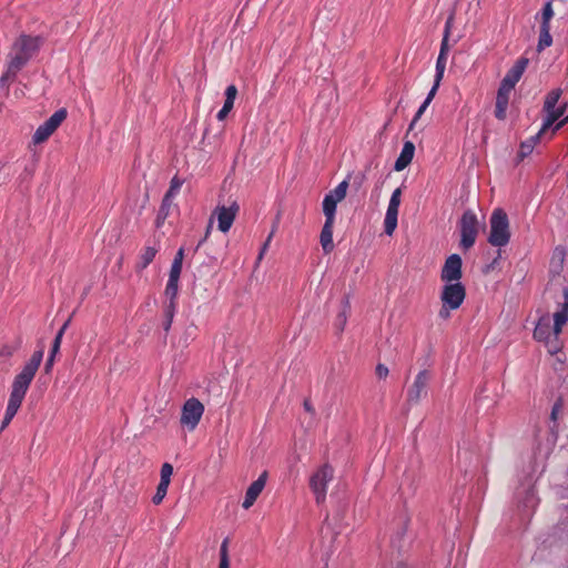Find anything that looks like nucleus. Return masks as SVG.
<instances>
[{"instance_id":"obj_1","label":"nucleus","mask_w":568,"mask_h":568,"mask_svg":"<svg viewBox=\"0 0 568 568\" xmlns=\"http://www.w3.org/2000/svg\"><path fill=\"white\" fill-rule=\"evenodd\" d=\"M43 43L44 39L41 36L20 34L11 45L8 54L7 71L1 80L14 78L37 55Z\"/></svg>"},{"instance_id":"obj_2","label":"nucleus","mask_w":568,"mask_h":568,"mask_svg":"<svg viewBox=\"0 0 568 568\" xmlns=\"http://www.w3.org/2000/svg\"><path fill=\"white\" fill-rule=\"evenodd\" d=\"M348 181H342L334 190L329 191L323 200V213L325 223L322 227L320 242L324 253L328 254L334 250L333 227L337 203L342 202L347 194Z\"/></svg>"},{"instance_id":"obj_3","label":"nucleus","mask_w":568,"mask_h":568,"mask_svg":"<svg viewBox=\"0 0 568 568\" xmlns=\"http://www.w3.org/2000/svg\"><path fill=\"white\" fill-rule=\"evenodd\" d=\"M43 358V351H37L32 354L29 362L23 366L22 371L14 377L12 383V389L7 408L13 412H18L22 400L27 394V390L39 369V366Z\"/></svg>"},{"instance_id":"obj_4","label":"nucleus","mask_w":568,"mask_h":568,"mask_svg":"<svg viewBox=\"0 0 568 568\" xmlns=\"http://www.w3.org/2000/svg\"><path fill=\"white\" fill-rule=\"evenodd\" d=\"M510 240L509 220L503 209H495L490 216L488 242L493 246H505Z\"/></svg>"},{"instance_id":"obj_5","label":"nucleus","mask_w":568,"mask_h":568,"mask_svg":"<svg viewBox=\"0 0 568 568\" xmlns=\"http://www.w3.org/2000/svg\"><path fill=\"white\" fill-rule=\"evenodd\" d=\"M460 247L469 250L474 246L479 231V222L471 210L464 212L460 219Z\"/></svg>"},{"instance_id":"obj_6","label":"nucleus","mask_w":568,"mask_h":568,"mask_svg":"<svg viewBox=\"0 0 568 568\" xmlns=\"http://www.w3.org/2000/svg\"><path fill=\"white\" fill-rule=\"evenodd\" d=\"M559 98V90H552L547 94L544 103V110L547 112V116L541 129L534 139H539L541 134H546L547 131L564 115V108L556 109Z\"/></svg>"},{"instance_id":"obj_7","label":"nucleus","mask_w":568,"mask_h":568,"mask_svg":"<svg viewBox=\"0 0 568 568\" xmlns=\"http://www.w3.org/2000/svg\"><path fill=\"white\" fill-rule=\"evenodd\" d=\"M334 470L328 464H324L310 479V487L315 494L316 503H323L326 497L327 483L333 479Z\"/></svg>"},{"instance_id":"obj_8","label":"nucleus","mask_w":568,"mask_h":568,"mask_svg":"<svg viewBox=\"0 0 568 568\" xmlns=\"http://www.w3.org/2000/svg\"><path fill=\"white\" fill-rule=\"evenodd\" d=\"M204 413V405L197 398L187 399L181 413L180 423L187 427L189 430H194L200 423Z\"/></svg>"},{"instance_id":"obj_9","label":"nucleus","mask_w":568,"mask_h":568,"mask_svg":"<svg viewBox=\"0 0 568 568\" xmlns=\"http://www.w3.org/2000/svg\"><path fill=\"white\" fill-rule=\"evenodd\" d=\"M432 378V373L428 369L420 371L413 384L407 389V404L417 405L422 398L427 395V387Z\"/></svg>"},{"instance_id":"obj_10","label":"nucleus","mask_w":568,"mask_h":568,"mask_svg":"<svg viewBox=\"0 0 568 568\" xmlns=\"http://www.w3.org/2000/svg\"><path fill=\"white\" fill-rule=\"evenodd\" d=\"M465 296V286L460 282H450L444 285L440 300L452 310H457L463 304Z\"/></svg>"},{"instance_id":"obj_11","label":"nucleus","mask_w":568,"mask_h":568,"mask_svg":"<svg viewBox=\"0 0 568 568\" xmlns=\"http://www.w3.org/2000/svg\"><path fill=\"white\" fill-rule=\"evenodd\" d=\"M68 112L65 109L55 111L43 124H41L33 136V142H44L51 134L61 125L67 119Z\"/></svg>"},{"instance_id":"obj_12","label":"nucleus","mask_w":568,"mask_h":568,"mask_svg":"<svg viewBox=\"0 0 568 568\" xmlns=\"http://www.w3.org/2000/svg\"><path fill=\"white\" fill-rule=\"evenodd\" d=\"M239 210H240V205L237 204L236 201H233L230 206L217 205L211 216H213V219L215 216L217 217L219 230L223 233H226L230 231V229L239 213Z\"/></svg>"},{"instance_id":"obj_13","label":"nucleus","mask_w":568,"mask_h":568,"mask_svg":"<svg viewBox=\"0 0 568 568\" xmlns=\"http://www.w3.org/2000/svg\"><path fill=\"white\" fill-rule=\"evenodd\" d=\"M463 261L458 254L449 255L442 268L440 280L446 283L459 282L463 276Z\"/></svg>"},{"instance_id":"obj_14","label":"nucleus","mask_w":568,"mask_h":568,"mask_svg":"<svg viewBox=\"0 0 568 568\" xmlns=\"http://www.w3.org/2000/svg\"><path fill=\"white\" fill-rule=\"evenodd\" d=\"M528 62L529 60L527 58L518 59L504 77L499 89L511 92V90L515 88L517 82L520 80L523 73L525 72Z\"/></svg>"},{"instance_id":"obj_15","label":"nucleus","mask_w":568,"mask_h":568,"mask_svg":"<svg viewBox=\"0 0 568 568\" xmlns=\"http://www.w3.org/2000/svg\"><path fill=\"white\" fill-rule=\"evenodd\" d=\"M267 476H268L267 471L264 470L260 475V477L248 486L246 494H245L244 501L242 504V507L244 509H248L254 505L257 497L263 491V489L266 485Z\"/></svg>"},{"instance_id":"obj_16","label":"nucleus","mask_w":568,"mask_h":568,"mask_svg":"<svg viewBox=\"0 0 568 568\" xmlns=\"http://www.w3.org/2000/svg\"><path fill=\"white\" fill-rule=\"evenodd\" d=\"M565 302L562 308L554 314V334L558 336L562 326L568 322V290L564 291Z\"/></svg>"},{"instance_id":"obj_17","label":"nucleus","mask_w":568,"mask_h":568,"mask_svg":"<svg viewBox=\"0 0 568 568\" xmlns=\"http://www.w3.org/2000/svg\"><path fill=\"white\" fill-rule=\"evenodd\" d=\"M414 154L415 144H404V148L395 162L394 170L399 172L406 169L410 164Z\"/></svg>"},{"instance_id":"obj_18","label":"nucleus","mask_w":568,"mask_h":568,"mask_svg":"<svg viewBox=\"0 0 568 568\" xmlns=\"http://www.w3.org/2000/svg\"><path fill=\"white\" fill-rule=\"evenodd\" d=\"M534 337L544 342L550 337V316L548 314L541 316L535 327Z\"/></svg>"},{"instance_id":"obj_19","label":"nucleus","mask_w":568,"mask_h":568,"mask_svg":"<svg viewBox=\"0 0 568 568\" xmlns=\"http://www.w3.org/2000/svg\"><path fill=\"white\" fill-rule=\"evenodd\" d=\"M159 250L156 246H146L140 255V260L135 265L136 272H141L144 268H146L153 262Z\"/></svg>"},{"instance_id":"obj_20","label":"nucleus","mask_w":568,"mask_h":568,"mask_svg":"<svg viewBox=\"0 0 568 568\" xmlns=\"http://www.w3.org/2000/svg\"><path fill=\"white\" fill-rule=\"evenodd\" d=\"M349 310H351L349 297L345 296L342 301V310L337 314L336 322H335V326L338 331V334H342L346 326Z\"/></svg>"},{"instance_id":"obj_21","label":"nucleus","mask_w":568,"mask_h":568,"mask_svg":"<svg viewBox=\"0 0 568 568\" xmlns=\"http://www.w3.org/2000/svg\"><path fill=\"white\" fill-rule=\"evenodd\" d=\"M510 92L498 89L496 98L495 115L497 119L503 120L506 115V109L508 105V95Z\"/></svg>"},{"instance_id":"obj_22","label":"nucleus","mask_w":568,"mask_h":568,"mask_svg":"<svg viewBox=\"0 0 568 568\" xmlns=\"http://www.w3.org/2000/svg\"><path fill=\"white\" fill-rule=\"evenodd\" d=\"M183 258H184V250L180 248L176 252L173 263L171 265L170 275H169L170 277L180 278V275L182 272Z\"/></svg>"},{"instance_id":"obj_23","label":"nucleus","mask_w":568,"mask_h":568,"mask_svg":"<svg viewBox=\"0 0 568 568\" xmlns=\"http://www.w3.org/2000/svg\"><path fill=\"white\" fill-rule=\"evenodd\" d=\"M551 43L552 37L550 34V27H540L539 40L537 45L538 51L545 50L546 48L550 47Z\"/></svg>"},{"instance_id":"obj_24","label":"nucleus","mask_w":568,"mask_h":568,"mask_svg":"<svg viewBox=\"0 0 568 568\" xmlns=\"http://www.w3.org/2000/svg\"><path fill=\"white\" fill-rule=\"evenodd\" d=\"M446 62H447V57H444L443 54H438L437 61H436V74H435V80H434V85H433L435 89L439 88L440 81L444 77V72L446 69Z\"/></svg>"},{"instance_id":"obj_25","label":"nucleus","mask_w":568,"mask_h":568,"mask_svg":"<svg viewBox=\"0 0 568 568\" xmlns=\"http://www.w3.org/2000/svg\"><path fill=\"white\" fill-rule=\"evenodd\" d=\"M438 89H435L434 87L430 89V91L428 92L425 101L422 103V105L419 106V109L417 110L410 125H409V130H413L414 125L416 124L417 120L420 118V115L425 112V110L427 109V106L429 105V103L432 102V100L434 99L436 92H437Z\"/></svg>"},{"instance_id":"obj_26","label":"nucleus","mask_w":568,"mask_h":568,"mask_svg":"<svg viewBox=\"0 0 568 568\" xmlns=\"http://www.w3.org/2000/svg\"><path fill=\"white\" fill-rule=\"evenodd\" d=\"M179 291V278L170 277L165 287V296L169 298L168 303H175Z\"/></svg>"},{"instance_id":"obj_27","label":"nucleus","mask_w":568,"mask_h":568,"mask_svg":"<svg viewBox=\"0 0 568 568\" xmlns=\"http://www.w3.org/2000/svg\"><path fill=\"white\" fill-rule=\"evenodd\" d=\"M175 303H165L164 305V322H163V329L165 332H169L171 328L173 317L175 314Z\"/></svg>"},{"instance_id":"obj_28","label":"nucleus","mask_w":568,"mask_h":568,"mask_svg":"<svg viewBox=\"0 0 568 568\" xmlns=\"http://www.w3.org/2000/svg\"><path fill=\"white\" fill-rule=\"evenodd\" d=\"M397 215H398V212H393V211L386 212L384 226H385V233L387 235H392L394 233V231L397 226Z\"/></svg>"},{"instance_id":"obj_29","label":"nucleus","mask_w":568,"mask_h":568,"mask_svg":"<svg viewBox=\"0 0 568 568\" xmlns=\"http://www.w3.org/2000/svg\"><path fill=\"white\" fill-rule=\"evenodd\" d=\"M452 22H453V17H449L445 23L444 37H443V40L440 43V50H439V54H443L444 57H447L448 51H449L448 38L450 34Z\"/></svg>"},{"instance_id":"obj_30","label":"nucleus","mask_w":568,"mask_h":568,"mask_svg":"<svg viewBox=\"0 0 568 568\" xmlns=\"http://www.w3.org/2000/svg\"><path fill=\"white\" fill-rule=\"evenodd\" d=\"M219 568H230L229 540L224 539L220 548Z\"/></svg>"},{"instance_id":"obj_31","label":"nucleus","mask_w":568,"mask_h":568,"mask_svg":"<svg viewBox=\"0 0 568 568\" xmlns=\"http://www.w3.org/2000/svg\"><path fill=\"white\" fill-rule=\"evenodd\" d=\"M532 151L534 144H519L516 158L514 160L515 164L523 162L528 155L532 153Z\"/></svg>"},{"instance_id":"obj_32","label":"nucleus","mask_w":568,"mask_h":568,"mask_svg":"<svg viewBox=\"0 0 568 568\" xmlns=\"http://www.w3.org/2000/svg\"><path fill=\"white\" fill-rule=\"evenodd\" d=\"M183 183H184V180L180 179L178 175L173 176L170 182V187L164 196H166L169 199H173L180 191Z\"/></svg>"},{"instance_id":"obj_33","label":"nucleus","mask_w":568,"mask_h":568,"mask_svg":"<svg viewBox=\"0 0 568 568\" xmlns=\"http://www.w3.org/2000/svg\"><path fill=\"white\" fill-rule=\"evenodd\" d=\"M554 17V10H552V6H551V2H547L544 8H542V11H541V23H540V27H550V20L552 19Z\"/></svg>"},{"instance_id":"obj_34","label":"nucleus","mask_w":568,"mask_h":568,"mask_svg":"<svg viewBox=\"0 0 568 568\" xmlns=\"http://www.w3.org/2000/svg\"><path fill=\"white\" fill-rule=\"evenodd\" d=\"M168 488H169V485L159 483V485L156 487V493L152 497V503L154 505H160L163 501L164 497L166 496Z\"/></svg>"},{"instance_id":"obj_35","label":"nucleus","mask_w":568,"mask_h":568,"mask_svg":"<svg viewBox=\"0 0 568 568\" xmlns=\"http://www.w3.org/2000/svg\"><path fill=\"white\" fill-rule=\"evenodd\" d=\"M172 474H173V466L169 463H164L161 467L160 483L170 485Z\"/></svg>"},{"instance_id":"obj_36","label":"nucleus","mask_w":568,"mask_h":568,"mask_svg":"<svg viewBox=\"0 0 568 568\" xmlns=\"http://www.w3.org/2000/svg\"><path fill=\"white\" fill-rule=\"evenodd\" d=\"M400 189H396L389 200L387 211L398 212L400 203Z\"/></svg>"},{"instance_id":"obj_37","label":"nucleus","mask_w":568,"mask_h":568,"mask_svg":"<svg viewBox=\"0 0 568 568\" xmlns=\"http://www.w3.org/2000/svg\"><path fill=\"white\" fill-rule=\"evenodd\" d=\"M21 342L17 341L16 345H3L0 348V357L10 358L20 347Z\"/></svg>"},{"instance_id":"obj_38","label":"nucleus","mask_w":568,"mask_h":568,"mask_svg":"<svg viewBox=\"0 0 568 568\" xmlns=\"http://www.w3.org/2000/svg\"><path fill=\"white\" fill-rule=\"evenodd\" d=\"M172 204H173V199H169V197L164 196L158 213L161 214L162 216L168 217L170 214Z\"/></svg>"},{"instance_id":"obj_39","label":"nucleus","mask_w":568,"mask_h":568,"mask_svg":"<svg viewBox=\"0 0 568 568\" xmlns=\"http://www.w3.org/2000/svg\"><path fill=\"white\" fill-rule=\"evenodd\" d=\"M233 105H234V103H232L230 101H224V104H223L222 109L217 112L216 118L220 121L224 120L227 116V114L231 112V110L233 109Z\"/></svg>"},{"instance_id":"obj_40","label":"nucleus","mask_w":568,"mask_h":568,"mask_svg":"<svg viewBox=\"0 0 568 568\" xmlns=\"http://www.w3.org/2000/svg\"><path fill=\"white\" fill-rule=\"evenodd\" d=\"M236 94H237L236 87L234 84L229 85L225 90V101H230V102L234 103Z\"/></svg>"},{"instance_id":"obj_41","label":"nucleus","mask_w":568,"mask_h":568,"mask_svg":"<svg viewBox=\"0 0 568 568\" xmlns=\"http://www.w3.org/2000/svg\"><path fill=\"white\" fill-rule=\"evenodd\" d=\"M500 254V251H498L497 256L488 265L485 266V268L483 270L485 274L490 273L491 271L496 270L499 266Z\"/></svg>"},{"instance_id":"obj_42","label":"nucleus","mask_w":568,"mask_h":568,"mask_svg":"<svg viewBox=\"0 0 568 568\" xmlns=\"http://www.w3.org/2000/svg\"><path fill=\"white\" fill-rule=\"evenodd\" d=\"M213 223H214L213 216H211L209 219V223H207V226H206V230H205L204 237L199 242V244L195 247V251H197L201 247V245L209 239V236H210V234H211V232L213 230Z\"/></svg>"},{"instance_id":"obj_43","label":"nucleus","mask_w":568,"mask_h":568,"mask_svg":"<svg viewBox=\"0 0 568 568\" xmlns=\"http://www.w3.org/2000/svg\"><path fill=\"white\" fill-rule=\"evenodd\" d=\"M16 412L10 410L9 408L6 409V414L3 417V420L1 423L0 432H2L12 420V418L16 416Z\"/></svg>"},{"instance_id":"obj_44","label":"nucleus","mask_w":568,"mask_h":568,"mask_svg":"<svg viewBox=\"0 0 568 568\" xmlns=\"http://www.w3.org/2000/svg\"><path fill=\"white\" fill-rule=\"evenodd\" d=\"M61 341H62V332H58L55 337H54V339H53V344H52V348H51V353L50 354L57 355V353L60 349Z\"/></svg>"},{"instance_id":"obj_45","label":"nucleus","mask_w":568,"mask_h":568,"mask_svg":"<svg viewBox=\"0 0 568 568\" xmlns=\"http://www.w3.org/2000/svg\"><path fill=\"white\" fill-rule=\"evenodd\" d=\"M375 373L378 378H386L388 376V368L384 364H377Z\"/></svg>"},{"instance_id":"obj_46","label":"nucleus","mask_w":568,"mask_h":568,"mask_svg":"<svg viewBox=\"0 0 568 568\" xmlns=\"http://www.w3.org/2000/svg\"><path fill=\"white\" fill-rule=\"evenodd\" d=\"M273 236H274L273 234H268V236H267L266 241L264 242V244H263V246H262V248H261V252H260V254H258L257 261H261V260H262V257H263L264 253L266 252V250H267V247H268V245H270L271 240H272V237H273Z\"/></svg>"},{"instance_id":"obj_47","label":"nucleus","mask_w":568,"mask_h":568,"mask_svg":"<svg viewBox=\"0 0 568 568\" xmlns=\"http://www.w3.org/2000/svg\"><path fill=\"white\" fill-rule=\"evenodd\" d=\"M450 310L452 308L448 307V305H445L443 303L442 308L439 310V313H438L439 317L443 318V320H447L449 317V315H450Z\"/></svg>"},{"instance_id":"obj_48","label":"nucleus","mask_w":568,"mask_h":568,"mask_svg":"<svg viewBox=\"0 0 568 568\" xmlns=\"http://www.w3.org/2000/svg\"><path fill=\"white\" fill-rule=\"evenodd\" d=\"M280 220H281V212H277V214L273 221L272 230H271L270 234H273V235L275 234V232L277 231V227H278Z\"/></svg>"},{"instance_id":"obj_49","label":"nucleus","mask_w":568,"mask_h":568,"mask_svg":"<svg viewBox=\"0 0 568 568\" xmlns=\"http://www.w3.org/2000/svg\"><path fill=\"white\" fill-rule=\"evenodd\" d=\"M54 357H55V355L50 354L49 358L47 359L45 365H44L45 373H50V371L53 366Z\"/></svg>"},{"instance_id":"obj_50","label":"nucleus","mask_w":568,"mask_h":568,"mask_svg":"<svg viewBox=\"0 0 568 568\" xmlns=\"http://www.w3.org/2000/svg\"><path fill=\"white\" fill-rule=\"evenodd\" d=\"M303 406H304V409L306 412H308L310 414H312V415L315 414V409H314L313 405L311 404V402L308 399L304 400Z\"/></svg>"},{"instance_id":"obj_51","label":"nucleus","mask_w":568,"mask_h":568,"mask_svg":"<svg viewBox=\"0 0 568 568\" xmlns=\"http://www.w3.org/2000/svg\"><path fill=\"white\" fill-rule=\"evenodd\" d=\"M165 220H166V216H162L161 214L158 213L156 220H155L156 227H160L164 223Z\"/></svg>"},{"instance_id":"obj_52","label":"nucleus","mask_w":568,"mask_h":568,"mask_svg":"<svg viewBox=\"0 0 568 568\" xmlns=\"http://www.w3.org/2000/svg\"><path fill=\"white\" fill-rule=\"evenodd\" d=\"M70 322H71V318H68V321L59 329V332H62V335L64 334V332H65L67 327L69 326Z\"/></svg>"},{"instance_id":"obj_53","label":"nucleus","mask_w":568,"mask_h":568,"mask_svg":"<svg viewBox=\"0 0 568 568\" xmlns=\"http://www.w3.org/2000/svg\"><path fill=\"white\" fill-rule=\"evenodd\" d=\"M556 254H558L560 261L562 262L564 261V255H565L564 251L562 250H560V251L556 250Z\"/></svg>"},{"instance_id":"obj_54","label":"nucleus","mask_w":568,"mask_h":568,"mask_svg":"<svg viewBox=\"0 0 568 568\" xmlns=\"http://www.w3.org/2000/svg\"><path fill=\"white\" fill-rule=\"evenodd\" d=\"M567 120H568V116H567L564 121H561V122L557 123V124H556V126H555V129H554V131H555V130H558L559 128H561V126H562V124H564Z\"/></svg>"},{"instance_id":"obj_55","label":"nucleus","mask_w":568,"mask_h":568,"mask_svg":"<svg viewBox=\"0 0 568 568\" xmlns=\"http://www.w3.org/2000/svg\"><path fill=\"white\" fill-rule=\"evenodd\" d=\"M567 120H568V116H567L564 121H561V122L557 123V124H556V126H555V129H554V131H555V130H558L559 128H561V126H562V124H564Z\"/></svg>"},{"instance_id":"obj_56","label":"nucleus","mask_w":568,"mask_h":568,"mask_svg":"<svg viewBox=\"0 0 568 568\" xmlns=\"http://www.w3.org/2000/svg\"><path fill=\"white\" fill-rule=\"evenodd\" d=\"M556 413H557V406H555L552 408V412H551V417L555 419L556 418Z\"/></svg>"},{"instance_id":"obj_57","label":"nucleus","mask_w":568,"mask_h":568,"mask_svg":"<svg viewBox=\"0 0 568 568\" xmlns=\"http://www.w3.org/2000/svg\"><path fill=\"white\" fill-rule=\"evenodd\" d=\"M396 568H407L405 564L400 562L396 566Z\"/></svg>"},{"instance_id":"obj_58","label":"nucleus","mask_w":568,"mask_h":568,"mask_svg":"<svg viewBox=\"0 0 568 568\" xmlns=\"http://www.w3.org/2000/svg\"><path fill=\"white\" fill-rule=\"evenodd\" d=\"M196 286L193 287V294H196Z\"/></svg>"},{"instance_id":"obj_59","label":"nucleus","mask_w":568,"mask_h":568,"mask_svg":"<svg viewBox=\"0 0 568 568\" xmlns=\"http://www.w3.org/2000/svg\"><path fill=\"white\" fill-rule=\"evenodd\" d=\"M327 568V567H326Z\"/></svg>"}]
</instances>
